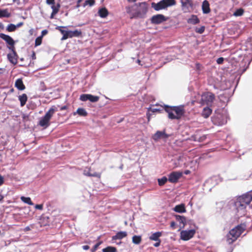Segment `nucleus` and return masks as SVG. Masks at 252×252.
<instances>
[{
    "label": "nucleus",
    "mask_w": 252,
    "mask_h": 252,
    "mask_svg": "<svg viewBox=\"0 0 252 252\" xmlns=\"http://www.w3.org/2000/svg\"><path fill=\"white\" fill-rule=\"evenodd\" d=\"M127 235L126 231H120L116 233V234L112 237V240H121L126 237Z\"/></svg>",
    "instance_id": "22"
},
{
    "label": "nucleus",
    "mask_w": 252,
    "mask_h": 252,
    "mask_svg": "<svg viewBox=\"0 0 252 252\" xmlns=\"http://www.w3.org/2000/svg\"><path fill=\"white\" fill-rule=\"evenodd\" d=\"M79 99L82 101L89 100L92 103H95L99 100V97L92 94H83L80 95Z\"/></svg>",
    "instance_id": "14"
},
{
    "label": "nucleus",
    "mask_w": 252,
    "mask_h": 252,
    "mask_svg": "<svg viewBox=\"0 0 252 252\" xmlns=\"http://www.w3.org/2000/svg\"><path fill=\"white\" fill-rule=\"evenodd\" d=\"M170 136V135L165 132V129L158 130L152 136V139L155 142H158L160 139L166 140Z\"/></svg>",
    "instance_id": "11"
},
{
    "label": "nucleus",
    "mask_w": 252,
    "mask_h": 252,
    "mask_svg": "<svg viewBox=\"0 0 252 252\" xmlns=\"http://www.w3.org/2000/svg\"><path fill=\"white\" fill-rule=\"evenodd\" d=\"M4 182V178L0 174V186H1Z\"/></svg>",
    "instance_id": "55"
},
{
    "label": "nucleus",
    "mask_w": 252,
    "mask_h": 252,
    "mask_svg": "<svg viewBox=\"0 0 252 252\" xmlns=\"http://www.w3.org/2000/svg\"><path fill=\"white\" fill-rule=\"evenodd\" d=\"M12 45H7V48L11 52L14 51H16L15 49V44H12Z\"/></svg>",
    "instance_id": "45"
},
{
    "label": "nucleus",
    "mask_w": 252,
    "mask_h": 252,
    "mask_svg": "<svg viewBox=\"0 0 252 252\" xmlns=\"http://www.w3.org/2000/svg\"><path fill=\"white\" fill-rule=\"evenodd\" d=\"M195 70L197 71H200L201 70L202 65L199 63H196L195 64Z\"/></svg>",
    "instance_id": "46"
},
{
    "label": "nucleus",
    "mask_w": 252,
    "mask_h": 252,
    "mask_svg": "<svg viewBox=\"0 0 252 252\" xmlns=\"http://www.w3.org/2000/svg\"><path fill=\"white\" fill-rule=\"evenodd\" d=\"M58 108L56 106L53 105L44 116L49 120H51L53 114L55 112L58 111Z\"/></svg>",
    "instance_id": "21"
},
{
    "label": "nucleus",
    "mask_w": 252,
    "mask_h": 252,
    "mask_svg": "<svg viewBox=\"0 0 252 252\" xmlns=\"http://www.w3.org/2000/svg\"><path fill=\"white\" fill-rule=\"evenodd\" d=\"M35 208L37 210H41L43 209V206L41 204H36L34 206Z\"/></svg>",
    "instance_id": "49"
},
{
    "label": "nucleus",
    "mask_w": 252,
    "mask_h": 252,
    "mask_svg": "<svg viewBox=\"0 0 252 252\" xmlns=\"http://www.w3.org/2000/svg\"><path fill=\"white\" fill-rule=\"evenodd\" d=\"M168 19V17L165 16L162 14H157L151 17L150 22L153 25H159L167 21Z\"/></svg>",
    "instance_id": "10"
},
{
    "label": "nucleus",
    "mask_w": 252,
    "mask_h": 252,
    "mask_svg": "<svg viewBox=\"0 0 252 252\" xmlns=\"http://www.w3.org/2000/svg\"><path fill=\"white\" fill-rule=\"evenodd\" d=\"M182 176V172L180 171H172L168 175V181L171 183H176Z\"/></svg>",
    "instance_id": "13"
},
{
    "label": "nucleus",
    "mask_w": 252,
    "mask_h": 252,
    "mask_svg": "<svg viewBox=\"0 0 252 252\" xmlns=\"http://www.w3.org/2000/svg\"><path fill=\"white\" fill-rule=\"evenodd\" d=\"M195 233V230L194 229L182 230L180 232V238L184 241H188L194 236Z\"/></svg>",
    "instance_id": "12"
},
{
    "label": "nucleus",
    "mask_w": 252,
    "mask_h": 252,
    "mask_svg": "<svg viewBox=\"0 0 252 252\" xmlns=\"http://www.w3.org/2000/svg\"><path fill=\"white\" fill-rule=\"evenodd\" d=\"M46 3L49 5H55V0H46Z\"/></svg>",
    "instance_id": "51"
},
{
    "label": "nucleus",
    "mask_w": 252,
    "mask_h": 252,
    "mask_svg": "<svg viewBox=\"0 0 252 252\" xmlns=\"http://www.w3.org/2000/svg\"><path fill=\"white\" fill-rule=\"evenodd\" d=\"M176 223L175 221H172L170 223V227L172 229H176Z\"/></svg>",
    "instance_id": "50"
},
{
    "label": "nucleus",
    "mask_w": 252,
    "mask_h": 252,
    "mask_svg": "<svg viewBox=\"0 0 252 252\" xmlns=\"http://www.w3.org/2000/svg\"><path fill=\"white\" fill-rule=\"evenodd\" d=\"M224 61V58L223 57H220L217 59L216 62L217 63L219 64H222Z\"/></svg>",
    "instance_id": "47"
},
{
    "label": "nucleus",
    "mask_w": 252,
    "mask_h": 252,
    "mask_svg": "<svg viewBox=\"0 0 252 252\" xmlns=\"http://www.w3.org/2000/svg\"><path fill=\"white\" fill-rule=\"evenodd\" d=\"M16 30V26H15V24H8L6 28V31L8 32H13Z\"/></svg>",
    "instance_id": "38"
},
{
    "label": "nucleus",
    "mask_w": 252,
    "mask_h": 252,
    "mask_svg": "<svg viewBox=\"0 0 252 252\" xmlns=\"http://www.w3.org/2000/svg\"><path fill=\"white\" fill-rule=\"evenodd\" d=\"M244 11L243 8L237 9L234 12L233 15L236 17L241 16L244 14Z\"/></svg>",
    "instance_id": "39"
},
{
    "label": "nucleus",
    "mask_w": 252,
    "mask_h": 252,
    "mask_svg": "<svg viewBox=\"0 0 252 252\" xmlns=\"http://www.w3.org/2000/svg\"><path fill=\"white\" fill-rule=\"evenodd\" d=\"M12 56H14V58H16L17 61L19 57H18V55L16 51H14V52H12Z\"/></svg>",
    "instance_id": "54"
},
{
    "label": "nucleus",
    "mask_w": 252,
    "mask_h": 252,
    "mask_svg": "<svg viewBox=\"0 0 252 252\" xmlns=\"http://www.w3.org/2000/svg\"><path fill=\"white\" fill-rule=\"evenodd\" d=\"M18 99L20 102V106L23 107L26 104L28 100V96L26 94H23L22 95H19Z\"/></svg>",
    "instance_id": "30"
},
{
    "label": "nucleus",
    "mask_w": 252,
    "mask_h": 252,
    "mask_svg": "<svg viewBox=\"0 0 252 252\" xmlns=\"http://www.w3.org/2000/svg\"><path fill=\"white\" fill-rule=\"evenodd\" d=\"M228 115L222 110L215 111L211 117V120L214 125L220 126L227 123Z\"/></svg>",
    "instance_id": "4"
},
{
    "label": "nucleus",
    "mask_w": 252,
    "mask_h": 252,
    "mask_svg": "<svg viewBox=\"0 0 252 252\" xmlns=\"http://www.w3.org/2000/svg\"><path fill=\"white\" fill-rule=\"evenodd\" d=\"M205 30V27L204 26H201L200 27H196L195 28V32L199 34H202Z\"/></svg>",
    "instance_id": "41"
},
{
    "label": "nucleus",
    "mask_w": 252,
    "mask_h": 252,
    "mask_svg": "<svg viewBox=\"0 0 252 252\" xmlns=\"http://www.w3.org/2000/svg\"><path fill=\"white\" fill-rule=\"evenodd\" d=\"M136 6L135 11L131 13L130 19H145L148 11V4L146 1L135 3Z\"/></svg>",
    "instance_id": "3"
},
{
    "label": "nucleus",
    "mask_w": 252,
    "mask_h": 252,
    "mask_svg": "<svg viewBox=\"0 0 252 252\" xmlns=\"http://www.w3.org/2000/svg\"><path fill=\"white\" fill-rule=\"evenodd\" d=\"M245 228L241 225H238L231 229L226 236V241L229 244H232L242 234Z\"/></svg>",
    "instance_id": "6"
},
{
    "label": "nucleus",
    "mask_w": 252,
    "mask_h": 252,
    "mask_svg": "<svg viewBox=\"0 0 252 252\" xmlns=\"http://www.w3.org/2000/svg\"><path fill=\"white\" fill-rule=\"evenodd\" d=\"M235 56L233 57L232 59L234 60L236 62H239L242 58V61L244 60L243 56L242 54H239L238 52L234 54Z\"/></svg>",
    "instance_id": "37"
},
{
    "label": "nucleus",
    "mask_w": 252,
    "mask_h": 252,
    "mask_svg": "<svg viewBox=\"0 0 252 252\" xmlns=\"http://www.w3.org/2000/svg\"><path fill=\"white\" fill-rule=\"evenodd\" d=\"M162 236V232L157 231L152 234L149 237V239L153 241H158L160 240V237Z\"/></svg>",
    "instance_id": "29"
},
{
    "label": "nucleus",
    "mask_w": 252,
    "mask_h": 252,
    "mask_svg": "<svg viewBox=\"0 0 252 252\" xmlns=\"http://www.w3.org/2000/svg\"><path fill=\"white\" fill-rule=\"evenodd\" d=\"M73 114L74 116L78 114L81 117H86L88 115V112L84 108L79 107L76 112H73Z\"/></svg>",
    "instance_id": "27"
},
{
    "label": "nucleus",
    "mask_w": 252,
    "mask_h": 252,
    "mask_svg": "<svg viewBox=\"0 0 252 252\" xmlns=\"http://www.w3.org/2000/svg\"><path fill=\"white\" fill-rule=\"evenodd\" d=\"M102 241H99L96 243L91 249V252H95L98 247L102 244Z\"/></svg>",
    "instance_id": "44"
},
{
    "label": "nucleus",
    "mask_w": 252,
    "mask_h": 252,
    "mask_svg": "<svg viewBox=\"0 0 252 252\" xmlns=\"http://www.w3.org/2000/svg\"><path fill=\"white\" fill-rule=\"evenodd\" d=\"M7 59L9 61V62L13 64H17V59L14 58V56H12V53H8L7 55Z\"/></svg>",
    "instance_id": "36"
},
{
    "label": "nucleus",
    "mask_w": 252,
    "mask_h": 252,
    "mask_svg": "<svg viewBox=\"0 0 252 252\" xmlns=\"http://www.w3.org/2000/svg\"><path fill=\"white\" fill-rule=\"evenodd\" d=\"M42 38H41L40 36H38L37 37L35 40L34 42V46L37 47L39 45H40L42 43Z\"/></svg>",
    "instance_id": "42"
},
{
    "label": "nucleus",
    "mask_w": 252,
    "mask_h": 252,
    "mask_svg": "<svg viewBox=\"0 0 252 252\" xmlns=\"http://www.w3.org/2000/svg\"><path fill=\"white\" fill-rule=\"evenodd\" d=\"M249 192L237 196L228 203L229 208L234 212L237 219L246 215L247 206L251 208L250 204L252 201V195Z\"/></svg>",
    "instance_id": "1"
},
{
    "label": "nucleus",
    "mask_w": 252,
    "mask_h": 252,
    "mask_svg": "<svg viewBox=\"0 0 252 252\" xmlns=\"http://www.w3.org/2000/svg\"><path fill=\"white\" fill-rule=\"evenodd\" d=\"M206 138V135H203L202 137H200L199 138V139L198 140V141L199 142H202L203 141L205 138Z\"/></svg>",
    "instance_id": "60"
},
{
    "label": "nucleus",
    "mask_w": 252,
    "mask_h": 252,
    "mask_svg": "<svg viewBox=\"0 0 252 252\" xmlns=\"http://www.w3.org/2000/svg\"><path fill=\"white\" fill-rule=\"evenodd\" d=\"M31 229L30 227L29 226H27L26 227H25V228L24 229V231L26 232L28 231H30Z\"/></svg>",
    "instance_id": "62"
},
{
    "label": "nucleus",
    "mask_w": 252,
    "mask_h": 252,
    "mask_svg": "<svg viewBox=\"0 0 252 252\" xmlns=\"http://www.w3.org/2000/svg\"><path fill=\"white\" fill-rule=\"evenodd\" d=\"M31 58L32 60H35L36 59V54L34 51H32L31 55Z\"/></svg>",
    "instance_id": "57"
},
{
    "label": "nucleus",
    "mask_w": 252,
    "mask_h": 252,
    "mask_svg": "<svg viewBox=\"0 0 252 252\" xmlns=\"http://www.w3.org/2000/svg\"><path fill=\"white\" fill-rule=\"evenodd\" d=\"M172 210L178 213H184L186 212L185 204L184 203H180L179 204L176 205L174 208H172Z\"/></svg>",
    "instance_id": "18"
},
{
    "label": "nucleus",
    "mask_w": 252,
    "mask_h": 252,
    "mask_svg": "<svg viewBox=\"0 0 252 252\" xmlns=\"http://www.w3.org/2000/svg\"><path fill=\"white\" fill-rule=\"evenodd\" d=\"M162 110L159 108L149 107L147 109L146 116L148 121H150L152 113H161Z\"/></svg>",
    "instance_id": "19"
},
{
    "label": "nucleus",
    "mask_w": 252,
    "mask_h": 252,
    "mask_svg": "<svg viewBox=\"0 0 252 252\" xmlns=\"http://www.w3.org/2000/svg\"><path fill=\"white\" fill-rule=\"evenodd\" d=\"M67 108V106L66 105H64V106H63L61 107V110H66V109Z\"/></svg>",
    "instance_id": "63"
},
{
    "label": "nucleus",
    "mask_w": 252,
    "mask_h": 252,
    "mask_svg": "<svg viewBox=\"0 0 252 252\" xmlns=\"http://www.w3.org/2000/svg\"><path fill=\"white\" fill-rule=\"evenodd\" d=\"M0 38L5 42L7 45H12V44H16L17 42L10 35L3 33H0Z\"/></svg>",
    "instance_id": "15"
},
{
    "label": "nucleus",
    "mask_w": 252,
    "mask_h": 252,
    "mask_svg": "<svg viewBox=\"0 0 252 252\" xmlns=\"http://www.w3.org/2000/svg\"><path fill=\"white\" fill-rule=\"evenodd\" d=\"M180 2L184 13L191 12L195 7L192 0H180Z\"/></svg>",
    "instance_id": "9"
},
{
    "label": "nucleus",
    "mask_w": 252,
    "mask_h": 252,
    "mask_svg": "<svg viewBox=\"0 0 252 252\" xmlns=\"http://www.w3.org/2000/svg\"><path fill=\"white\" fill-rule=\"evenodd\" d=\"M21 200L25 203L28 205H33V203L32 202L31 198L30 197L22 196L21 197Z\"/></svg>",
    "instance_id": "33"
},
{
    "label": "nucleus",
    "mask_w": 252,
    "mask_h": 252,
    "mask_svg": "<svg viewBox=\"0 0 252 252\" xmlns=\"http://www.w3.org/2000/svg\"><path fill=\"white\" fill-rule=\"evenodd\" d=\"M168 181V178L166 176H163L158 179V184L159 186H162Z\"/></svg>",
    "instance_id": "35"
},
{
    "label": "nucleus",
    "mask_w": 252,
    "mask_h": 252,
    "mask_svg": "<svg viewBox=\"0 0 252 252\" xmlns=\"http://www.w3.org/2000/svg\"><path fill=\"white\" fill-rule=\"evenodd\" d=\"M200 22V19L198 18L197 16L194 14H192L190 17L187 19V23L189 24L196 25Z\"/></svg>",
    "instance_id": "23"
},
{
    "label": "nucleus",
    "mask_w": 252,
    "mask_h": 252,
    "mask_svg": "<svg viewBox=\"0 0 252 252\" xmlns=\"http://www.w3.org/2000/svg\"><path fill=\"white\" fill-rule=\"evenodd\" d=\"M98 15L102 18H106L108 15V11L105 7H101L98 11Z\"/></svg>",
    "instance_id": "26"
},
{
    "label": "nucleus",
    "mask_w": 252,
    "mask_h": 252,
    "mask_svg": "<svg viewBox=\"0 0 252 252\" xmlns=\"http://www.w3.org/2000/svg\"><path fill=\"white\" fill-rule=\"evenodd\" d=\"M67 27L66 26H57L56 28V30H58L60 32L61 34L63 35L61 38V40H64L69 38H72L74 37H79L82 35V32L81 30L75 29L74 31L65 30Z\"/></svg>",
    "instance_id": "5"
},
{
    "label": "nucleus",
    "mask_w": 252,
    "mask_h": 252,
    "mask_svg": "<svg viewBox=\"0 0 252 252\" xmlns=\"http://www.w3.org/2000/svg\"><path fill=\"white\" fill-rule=\"evenodd\" d=\"M11 16L10 13L8 12L7 9L0 8V18H9Z\"/></svg>",
    "instance_id": "31"
},
{
    "label": "nucleus",
    "mask_w": 252,
    "mask_h": 252,
    "mask_svg": "<svg viewBox=\"0 0 252 252\" xmlns=\"http://www.w3.org/2000/svg\"><path fill=\"white\" fill-rule=\"evenodd\" d=\"M141 237L139 235H134L132 238V243L136 245H139L141 243Z\"/></svg>",
    "instance_id": "34"
},
{
    "label": "nucleus",
    "mask_w": 252,
    "mask_h": 252,
    "mask_svg": "<svg viewBox=\"0 0 252 252\" xmlns=\"http://www.w3.org/2000/svg\"><path fill=\"white\" fill-rule=\"evenodd\" d=\"M87 176L89 177H98V174L95 172L92 174H87Z\"/></svg>",
    "instance_id": "59"
},
{
    "label": "nucleus",
    "mask_w": 252,
    "mask_h": 252,
    "mask_svg": "<svg viewBox=\"0 0 252 252\" xmlns=\"http://www.w3.org/2000/svg\"><path fill=\"white\" fill-rule=\"evenodd\" d=\"M215 98L214 94L210 92H206L202 93L201 95L200 103L201 105L206 104L209 105L211 104Z\"/></svg>",
    "instance_id": "8"
},
{
    "label": "nucleus",
    "mask_w": 252,
    "mask_h": 252,
    "mask_svg": "<svg viewBox=\"0 0 252 252\" xmlns=\"http://www.w3.org/2000/svg\"><path fill=\"white\" fill-rule=\"evenodd\" d=\"M102 252H117V250L116 247L109 246L103 248Z\"/></svg>",
    "instance_id": "32"
},
{
    "label": "nucleus",
    "mask_w": 252,
    "mask_h": 252,
    "mask_svg": "<svg viewBox=\"0 0 252 252\" xmlns=\"http://www.w3.org/2000/svg\"><path fill=\"white\" fill-rule=\"evenodd\" d=\"M215 181L216 182V184H218L219 183V182H221V180H220V178L219 177H218V176H214V177H211L210 179H209L208 180H207L206 181V182H209L210 181Z\"/></svg>",
    "instance_id": "43"
},
{
    "label": "nucleus",
    "mask_w": 252,
    "mask_h": 252,
    "mask_svg": "<svg viewBox=\"0 0 252 252\" xmlns=\"http://www.w3.org/2000/svg\"><path fill=\"white\" fill-rule=\"evenodd\" d=\"M212 113V109L209 106L204 107L201 113V115L204 118H208Z\"/></svg>",
    "instance_id": "25"
},
{
    "label": "nucleus",
    "mask_w": 252,
    "mask_h": 252,
    "mask_svg": "<svg viewBox=\"0 0 252 252\" xmlns=\"http://www.w3.org/2000/svg\"><path fill=\"white\" fill-rule=\"evenodd\" d=\"M163 109L168 114V119L171 120H180L185 114L184 106L183 105L170 106L167 104H164Z\"/></svg>",
    "instance_id": "2"
},
{
    "label": "nucleus",
    "mask_w": 252,
    "mask_h": 252,
    "mask_svg": "<svg viewBox=\"0 0 252 252\" xmlns=\"http://www.w3.org/2000/svg\"><path fill=\"white\" fill-rule=\"evenodd\" d=\"M202 10L203 14H207L210 12V3L207 0H204L202 3Z\"/></svg>",
    "instance_id": "20"
},
{
    "label": "nucleus",
    "mask_w": 252,
    "mask_h": 252,
    "mask_svg": "<svg viewBox=\"0 0 252 252\" xmlns=\"http://www.w3.org/2000/svg\"><path fill=\"white\" fill-rule=\"evenodd\" d=\"M15 87L19 91H23L26 87L22 78L17 79L15 82Z\"/></svg>",
    "instance_id": "24"
},
{
    "label": "nucleus",
    "mask_w": 252,
    "mask_h": 252,
    "mask_svg": "<svg viewBox=\"0 0 252 252\" xmlns=\"http://www.w3.org/2000/svg\"><path fill=\"white\" fill-rule=\"evenodd\" d=\"M175 0H160L158 2H152L151 7L156 11L166 9L168 7L175 5Z\"/></svg>",
    "instance_id": "7"
},
{
    "label": "nucleus",
    "mask_w": 252,
    "mask_h": 252,
    "mask_svg": "<svg viewBox=\"0 0 252 252\" xmlns=\"http://www.w3.org/2000/svg\"><path fill=\"white\" fill-rule=\"evenodd\" d=\"M50 120L43 116L39 121L38 125L45 129L50 126Z\"/></svg>",
    "instance_id": "17"
},
{
    "label": "nucleus",
    "mask_w": 252,
    "mask_h": 252,
    "mask_svg": "<svg viewBox=\"0 0 252 252\" xmlns=\"http://www.w3.org/2000/svg\"><path fill=\"white\" fill-rule=\"evenodd\" d=\"M95 4V0H86L83 4V6L85 7L87 5L92 6Z\"/></svg>",
    "instance_id": "40"
},
{
    "label": "nucleus",
    "mask_w": 252,
    "mask_h": 252,
    "mask_svg": "<svg viewBox=\"0 0 252 252\" xmlns=\"http://www.w3.org/2000/svg\"><path fill=\"white\" fill-rule=\"evenodd\" d=\"M5 196V195L1 194V192H0V202H2Z\"/></svg>",
    "instance_id": "58"
},
{
    "label": "nucleus",
    "mask_w": 252,
    "mask_h": 252,
    "mask_svg": "<svg viewBox=\"0 0 252 252\" xmlns=\"http://www.w3.org/2000/svg\"><path fill=\"white\" fill-rule=\"evenodd\" d=\"M156 242L153 244V246L155 247H158L160 245L161 240L155 241Z\"/></svg>",
    "instance_id": "53"
},
{
    "label": "nucleus",
    "mask_w": 252,
    "mask_h": 252,
    "mask_svg": "<svg viewBox=\"0 0 252 252\" xmlns=\"http://www.w3.org/2000/svg\"><path fill=\"white\" fill-rule=\"evenodd\" d=\"M173 216L175 217L176 220L179 222L180 224L183 225L182 226H180L179 230L181 228H183L187 224V220L185 216L177 214L173 215Z\"/></svg>",
    "instance_id": "16"
},
{
    "label": "nucleus",
    "mask_w": 252,
    "mask_h": 252,
    "mask_svg": "<svg viewBox=\"0 0 252 252\" xmlns=\"http://www.w3.org/2000/svg\"><path fill=\"white\" fill-rule=\"evenodd\" d=\"M82 248L84 250H88L90 249V247L88 245H84L82 246Z\"/></svg>",
    "instance_id": "61"
},
{
    "label": "nucleus",
    "mask_w": 252,
    "mask_h": 252,
    "mask_svg": "<svg viewBox=\"0 0 252 252\" xmlns=\"http://www.w3.org/2000/svg\"><path fill=\"white\" fill-rule=\"evenodd\" d=\"M190 173V171L189 170H186L184 171V174L186 175H188Z\"/></svg>",
    "instance_id": "64"
},
{
    "label": "nucleus",
    "mask_w": 252,
    "mask_h": 252,
    "mask_svg": "<svg viewBox=\"0 0 252 252\" xmlns=\"http://www.w3.org/2000/svg\"><path fill=\"white\" fill-rule=\"evenodd\" d=\"M29 115L26 114H23L22 115V118L24 121H25L29 119Z\"/></svg>",
    "instance_id": "52"
},
{
    "label": "nucleus",
    "mask_w": 252,
    "mask_h": 252,
    "mask_svg": "<svg viewBox=\"0 0 252 252\" xmlns=\"http://www.w3.org/2000/svg\"><path fill=\"white\" fill-rule=\"evenodd\" d=\"M48 32V31L47 30H43L41 31V35H39L41 38H43V37L45 35H46Z\"/></svg>",
    "instance_id": "48"
},
{
    "label": "nucleus",
    "mask_w": 252,
    "mask_h": 252,
    "mask_svg": "<svg viewBox=\"0 0 252 252\" xmlns=\"http://www.w3.org/2000/svg\"><path fill=\"white\" fill-rule=\"evenodd\" d=\"M61 5L60 3H57L56 5H51V8L52 9V12L50 16V19H53L56 14L58 12Z\"/></svg>",
    "instance_id": "28"
},
{
    "label": "nucleus",
    "mask_w": 252,
    "mask_h": 252,
    "mask_svg": "<svg viewBox=\"0 0 252 252\" xmlns=\"http://www.w3.org/2000/svg\"><path fill=\"white\" fill-rule=\"evenodd\" d=\"M23 24H24L23 22H20V23H18L17 25H15V26H16V29H17V28L21 27V26H22L23 25Z\"/></svg>",
    "instance_id": "56"
}]
</instances>
